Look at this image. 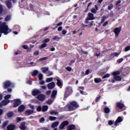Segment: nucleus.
I'll return each instance as SVG.
<instances>
[{
  "label": "nucleus",
  "mask_w": 130,
  "mask_h": 130,
  "mask_svg": "<svg viewBox=\"0 0 130 130\" xmlns=\"http://www.w3.org/2000/svg\"><path fill=\"white\" fill-rule=\"evenodd\" d=\"M67 30H66V29H63L62 31V34H63V35H66L67 34Z\"/></svg>",
  "instance_id": "51"
},
{
  "label": "nucleus",
  "mask_w": 130,
  "mask_h": 130,
  "mask_svg": "<svg viewBox=\"0 0 130 130\" xmlns=\"http://www.w3.org/2000/svg\"><path fill=\"white\" fill-rule=\"evenodd\" d=\"M90 74V70H87L85 72V75H89Z\"/></svg>",
  "instance_id": "57"
},
{
  "label": "nucleus",
  "mask_w": 130,
  "mask_h": 130,
  "mask_svg": "<svg viewBox=\"0 0 130 130\" xmlns=\"http://www.w3.org/2000/svg\"><path fill=\"white\" fill-rule=\"evenodd\" d=\"M109 112H110V109H109V108H105V113H109Z\"/></svg>",
  "instance_id": "32"
},
{
  "label": "nucleus",
  "mask_w": 130,
  "mask_h": 130,
  "mask_svg": "<svg viewBox=\"0 0 130 130\" xmlns=\"http://www.w3.org/2000/svg\"><path fill=\"white\" fill-rule=\"evenodd\" d=\"M112 56H113V55H114V56H118V55H119V53H114L111 54V55Z\"/></svg>",
  "instance_id": "42"
},
{
  "label": "nucleus",
  "mask_w": 130,
  "mask_h": 130,
  "mask_svg": "<svg viewBox=\"0 0 130 130\" xmlns=\"http://www.w3.org/2000/svg\"><path fill=\"white\" fill-rule=\"evenodd\" d=\"M94 82L95 83H100V82H101V79L99 78H95L94 79Z\"/></svg>",
  "instance_id": "36"
},
{
  "label": "nucleus",
  "mask_w": 130,
  "mask_h": 130,
  "mask_svg": "<svg viewBox=\"0 0 130 130\" xmlns=\"http://www.w3.org/2000/svg\"><path fill=\"white\" fill-rule=\"evenodd\" d=\"M21 118L18 117L17 118V122H19L21 121Z\"/></svg>",
  "instance_id": "63"
},
{
  "label": "nucleus",
  "mask_w": 130,
  "mask_h": 130,
  "mask_svg": "<svg viewBox=\"0 0 130 130\" xmlns=\"http://www.w3.org/2000/svg\"><path fill=\"white\" fill-rule=\"evenodd\" d=\"M54 87H55V83L54 82L50 83L48 85V88L50 89H53Z\"/></svg>",
  "instance_id": "14"
},
{
  "label": "nucleus",
  "mask_w": 130,
  "mask_h": 130,
  "mask_svg": "<svg viewBox=\"0 0 130 130\" xmlns=\"http://www.w3.org/2000/svg\"><path fill=\"white\" fill-rule=\"evenodd\" d=\"M78 107L79 106L76 102H72L67 105L64 108V110H66V111H73V110L76 109V107Z\"/></svg>",
  "instance_id": "2"
},
{
  "label": "nucleus",
  "mask_w": 130,
  "mask_h": 130,
  "mask_svg": "<svg viewBox=\"0 0 130 130\" xmlns=\"http://www.w3.org/2000/svg\"><path fill=\"white\" fill-rule=\"evenodd\" d=\"M38 77L39 80L41 81V80H42V78H43V75L42 74H40Z\"/></svg>",
  "instance_id": "39"
},
{
  "label": "nucleus",
  "mask_w": 130,
  "mask_h": 130,
  "mask_svg": "<svg viewBox=\"0 0 130 130\" xmlns=\"http://www.w3.org/2000/svg\"><path fill=\"white\" fill-rule=\"evenodd\" d=\"M48 110V106H43L42 107V111L43 112H44L45 111H47Z\"/></svg>",
  "instance_id": "27"
},
{
  "label": "nucleus",
  "mask_w": 130,
  "mask_h": 130,
  "mask_svg": "<svg viewBox=\"0 0 130 130\" xmlns=\"http://www.w3.org/2000/svg\"><path fill=\"white\" fill-rule=\"evenodd\" d=\"M7 130H15L16 129V125H9L7 127Z\"/></svg>",
  "instance_id": "13"
},
{
  "label": "nucleus",
  "mask_w": 130,
  "mask_h": 130,
  "mask_svg": "<svg viewBox=\"0 0 130 130\" xmlns=\"http://www.w3.org/2000/svg\"><path fill=\"white\" fill-rule=\"evenodd\" d=\"M121 31V28L120 27H116L114 29L113 32L115 33L116 37H118V35H119V33H120Z\"/></svg>",
  "instance_id": "8"
},
{
  "label": "nucleus",
  "mask_w": 130,
  "mask_h": 130,
  "mask_svg": "<svg viewBox=\"0 0 130 130\" xmlns=\"http://www.w3.org/2000/svg\"><path fill=\"white\" fill-rule=\"evenodd\" d=\"M108 10H112V9H113V5L111 4L108 6Z\"/></svg>",
  "instance_id": "40"
},
{
  "label": "nucleus",
  "mask_w": 130,
  "mask_h": 130,
  "mask_svg": "<svg viewBox=\"0 0 130 130\" xmlns=\"http://www.w3.org/2000/svg\"><path fill=\"white\" fill-rule=\"evenodd\" d=\"M21 104V100L17 99L14 100V104L13 105L14 107H17Z\"/></svg>",
  "instance_id": "11"
},
{
  "label": "nucleus",
  "mask_w": 130,
  "mask_h": 130,
  "mask_svg": "<svg viewBox=\"0 0 130 130\" xmlns=\"http://www.w3.org/2000/svg\"><path fill=\"white\" fill-rule=\"evenodd\" d=\"M10 20H11V17L10 16H8L5 18V20L7 21H10Z\"/></svg>",
  "instance_id": "44"
},
{
  "label": "nucleus",
  "mask_w": 130,
  "mask_h": 130,
  "mask_svg": "<svg viewBox=\"0 0 130 130\" xmlns=\"http://www.w3.org/2000/svg\"><path fill=\"white\" fill-rule=\"evenodd\" d=\"M33 113H34V110H27L25 111L26 115H30V114H33Z\"/></svg>",
  "instance_id": "19"
},
{
  "label": "nucleus",
  "mask_w": 130,
  "mask_h": 130,
  "mask_svg": "<svg viewBox=\"0 0 130 130\" xmlns=\"http://www.w3.org/2000/svg\"><path fill=\"white\" fill-rule=\"evenodd\" d=\"M45 119L44 117H42L40 119V122H44Z\"/></svg>",
  "instance_id": "47"
},
{
  "label": "nucleus",
  "mask_w": 130,
  "mask_h": 130,
  "mask_svg": "<svg viewBox=\"0 0 130 130\" xmlns=\"http://www.w3.org/2000/svg\"><path fill=\"white\" fill-rule=\"evenodd\" d=\"M53 102V101H52V100H49L47 101V103L48 104H51V103H52Z\"/></svg>",
  "instance_id": "45"
},
{
  "label": "nucleus",
  "mask_w": 130,
  "mask_h": 130,
  "mask_svg": "<svg viewBox=\"0 0 130 130\" xmlns=\"http://www.w3.org/2000/svg\"><path fill=\"white\" fill-rule=\"evenodd\" d=\"M9 32H12V30L9 29L5 22L0 21V33H4L5 35H7Z\"/></svg>",
  "instance_id": "1"
},
{
  "label": "nucleus",
  "mask_w": 130,
  "mask_h": 130,
  "mask_svg": "<svg viewBox=\"0 0 130 130\" xmlns=\"http://www.w3.org/2000/svg\"><path fill=\"white\" fill-rule=\"evenodd\" d=\"M61 30H62V27L60 26L58 28V29H57L58 31H61Z\"/></svg>",
  "instance_id": "59"
},
{
  "label": "nucleus",
  "mask_w": 130,
  "mask_h": 130,
  "mask_svg": "<svg viewBox=\"0 0 130 130\" xmlns=\"http://www.w3.org/2000/svg\"><path fill=\"white\" fill-rule=\"evenodd\" d=\"M13 115H14V113H13V112H10L7 113V116L8 117H12Z\"/></svg>",
  "instance_id": "30"
},
{
  "label": "nucleus",
  "mask_w": 130,
  "mask_h": 130,
  "mask_svg": "<svg viewBox=\"0 0 130 130\" xmlns=\"http://www.w3.org/2000/svg\"><path fill=\"white\" fill-rule=\"evenodd\" d=\"M56 79L57 80V85L58 87H61L62 86V81H61V80L58 78V77H56Z\"/></svg>",
  "instance_id": "12"
},
{
  "label": "nucleus",
  "mask_w": 130,
  "mask_h": 130,
  "mask_svg": "<svg viewBox=\"0 0 130 130\" xmlns=\"http://www.w3.org/2000/svg\"><path fill=\"white\" fill-rule=\"evenodd\" d=\"M69 121H63L59 126V129H63L66 125H69Z\"/></svg>",
  "instance_id": "9"
},
{
  "label": "nucleus",
  "mask_w": 130,
  "mask_h": 130,
  "mask_svg": "<svg viewBox=\"0 0 130 130\" xmlns=\"http://www.w3.org/2000/svg\"><path fill=\"white\" fill-rule=\"evenodd\" d=\"M109 77H110V74H107L103 76V79H106V78H109Z\"/></svg>",
  "instance_id": "38"
},
{
  "label": "nucleus",
  "mask_w": 130,
  "mask_h": 130,
  "mask_svg": "<svg viewBox=\"0 0 130 130\" xmlns=\"http://www.w3.org/2000/svg\"><path fill=\"white\" fill-rule=\"evenodd\" d=\"M32 94L33 96H36L37 95H38V94H40V91L38 89H34L32 91Z\"/></svg>",
  "instance_id": "16"
},
{
  "label": "nucleus",
  "mask_w": 130,
  "mask_h": 130,
  "mask_svg": "<svg viewBox=\"0 0 130 130\" xmlns=\"http://www.w3.org/2000/svg\"><path fill=\"white\" fill-rule=\"evenodd\" d=\"M22 47L24 49H28V48H29V46H28V45H24Z\"/></svg>",
  "instance_id": "54"
},
{
  "label": "nucleus",
  "mask_w": 130,
  "mask_h": 130,
  "mask_svg": "<svg viewBox=\"0 0 130 130\" xmlns=\"http://www.w3.org/2000/svg\"><path fill=\"white\" fill-rule=\"evenodd\" d=\"M123 59L120 58L117 60V62H118V63H120V62H122V61H123Z\"/></svg>",
  "instance_id": "49"
},
{
  "label": "nucleus",
  "mask_w": 130,
  "mask_h": 130,
  "mask_svg": "<svg viewBox=\"0 0 130 130\" xmlns=\"http://www.w3.org/2000/svg\"><path fill=\"white\" fill-rule=\"evenodd\" d=\"M119 74H120V72L119 71H117L113 73V78L115 81H121V77L118 76Z\"/></svg>",
  "instance_id": "6"
},
{
  "label": "nucleus",
  "mask_w": 130,
  "mask_h": 130,
  "mask_svg": "<svg viewBox=\"0 0 130 130\" xmlns=\"http://www.w3.org/2000/svg\"><path fill=\"white\" fill-rule=\"evenodd\" d=\"M47 45L46 43H44L41 46V48H44V47H46Z\"/></svg>",
  "instance_id": "43"
},
{
  "label": "nucleus",
  "mask_w": 130,
  "mask_h": 130,
  "mask_svg": "<svg viewBox=\"0 0 130 130\" xmlns=\"http://www.w3.org/2000/svg\"><path fill=\"white\" fill-rule=\"evenodd\" d=\"M107 24H108V21H106L103 25V26L104 27H105V26H106V25H107Z\"/></svg>",
  "instance_id": "60"
},
{
  "label": "nucleus",
  "mask_w": 130,
  "mask_h": 130,
  "mask_svg": "<svg viewBox=\"0 0 130 130\" xmlns=\"http://www.w3.org/2000/svg\"><path fill=\"white\" fill-rule=\"evenodd\" d=\"M121 121H122V118H121L120 117H118L115 123V126L117 125V123H119V122H121Z\"/></svg>",
  "instance_id": "21"
},
{
  "label": "nucleus",
  "mask_w": 130,
  "mask_h": 130,
  "mask_svg": "<svg viewBox=\"0 0 130 130\" xmlns=\"http://www.w3.org/2000/svg\"><path fill=\"white\" fill-rule=\"evenodd\" d=\"M6 4L8 9H11L12 8V1L11 0L7 1Z\"/></svg>",
  "instance_id": "15"
},
{
  "label": "nucleus",
  "mask_w": 130,
  "mask_h": 130,
  "mask_svg": "<svg viewBox=\"0 0 130 130\" xmlns=\"http://www.w3.org/2000/svg\"><path fill=\"white\" fill-rule=\"evenodd\" d=\"M58 124H59V122L56 121L52 123L51 127L52 128H55V127H57L58 126Z\"/></svg>",
  "instance_id": "18"
},
{
  "label": "nucleus",
  "mask_w": 130,
  "mask_h": 130,
  "mask_svg": "<svg viewBox=\"0 0 130 130\" xmlns=\"http://www.w3.org/2000/svg\"><path fill=\"white\" fill-rule=\"evenodd\" d=\"M12 97L11 94H7L5 96V100L3 101L1 103H0V108H2L3 106H6L10 103V100L8 99H10Z\"/></svg>",
  "instance_id": "4"
},
{
  "label": "nucleus",
  "mask_w": 130,
  "mask_h": 130,
  "mask_svg": "<svg viewBox=\"0 0 130 130\" xmlns=\"http://www.w3.org/2000/svg\"><path fill=\"white\" fill-rule=\"evenodd\" d=\"M25 106L22 105L18 108V111H19V112H23V111L25 110Z\"/></svg>",
  "instance_id": "20"
},
{
  "label": "nucleus",
  "mask_w": 130,
  "mask_h": 130,
  "mask_svg": "<svg viewBox=\"0 0 130 130\" xmlns=\"http://www.w3.org/2000/svg\"><path fill=\"white\" fill-rule=\"evenodd\" d=\"M53 80V78H47L46 80V83H49V82H52Z\"/></svg>",
  "instance_id": "34"
},
{
  "label": "nucleus",
  "mask_w": 130,
  "mask_h": 130,
  "mask_svg": "<svg viewBox=\"0 0 130 130\" xmlns=\"http://www.w3.org/2000/svg\"><path fill=\"white\" fill-rule=\"evenodd\" d=\"M56 94H57V91L53 90L52 93V95H51L52 98H54V97H55V96H56Z\"/></svg>",
  "instance_id": "26"
},
{
  "label": "nucleus",
  "mask_w": 130,
  "mask_h": 130,
  "mask_svg": "<svg viewBox=\"0 0 130 130\" xmlns=\"http://www.w3.org/2000/svg\"><path fill=\"white\" fill-rule=\"evenodd\" d=\"M42 110V108H41V106L38 107V108H37L38 111H41Z\"/></svg>",
  "instance_id": "55"
},
{
  "label": "nucleus",
  "mask_w": 130,
  "mask_h": 130,
  "mask_svg": "<svg viewBox=\"0 0 130 130\" xmlns=\"http://www.w3.org/2000/svg\"><path fill=\"white\" fill-rule=\"evenodd\" d=\"M50 114H51V115H53L54 114H55V115H56V114H58V112H57L54 110H52L50 112Z\"/></svg>",
  "instance_id": "29"
},
{
  "label": "nucleus",
  "mask_w": 130,
  "mask_h": 130,
  "mask_svg": "<svg viewBox=\"0 0 130 130\" xmlns=\"http://www.w3.org/2000/svg\"><path fill=\"white\" fill-rule=\"evenodd\" d=\"M50 41V39L49 38H47V39L44 40L42 42V43H47L49 42Z\"/></svg>",
  "instance_id": "31"
},
{
  "label": "nucleus",
  "mask_w": 130,
  "mask_h": 130,
  "mask_svg": "<svg viewBox=\"0 0 130 130\" xmlns=\"http://www.w3.org/2000/svg\"><path fill=\"white\" fill-rule=\"evenodd\" d=\"M46 59H47V57H45L42 58L40 59V61H41L42 60H46Z\"/></svg>",
  "instance_id": "50"
},
{
  "label": "nucleus",
  "mask_w": 130,
  "mask_h": 130,
  "mask_svg": "<svg viewBox=\"0 0 130 130\" xmlns=\"http://www.w3.org/2000/svg\"><path fill=\"white\" fill-rule=\"evenodd\" d=\"M120 3H121V1L118 0V1L117 2V3H116V6L117 7L119 6V4H120Z\"/></svg>",
  "instance_id": "48"
},
{
  "label": "nucleus",
  "mask_w": 130,
  "mask_h": 130,
  "mask_svg": "<svg viewBox=\"0 0 130 130\" xmlns=\"http://www.w3.org/2000/svg\"><path fill=\"white\" fill-rule=\"evenodd\" d=\"M38 74V71L37 70H34L32 73V77H35V76H37Z\"/></svg>",
  "instance_id": "28"
},
{
  "label": "nucleus",
  "mask_w": 130,
  "mask_h": 130,
  "mask_svg": "<svg viewBox=\"0 0 130 130\" xmlns=\"http://www.w3.org/2000/svg\"><path fill=\"white\" fill-rule=\"evenodd\" d=\"M37 99H38V100L39 101L43 102L44 100H45V95L42 94H39L37 96Z\"/></svg>",
  "instance_id": "10"
},
{
  "label": "nucleus",
  "mask_w": 130,
  "mask_h": 130,
  "mask_svg": "<svg viewBox=\"0 0 130 130\" xmlns=\"http://www.w3.org/2000/svg\"><path fill=\"white\" fill-rule=\"evenodd\" d=\"M73 93V89L72 87L70 86H68L66 88V91H65V93H64V97L65 98H67V97H69L71 94Z\"/></svg>",
  "instance_id": "5"
},
{
  "label": "nucleus",
  "mask_w": 130,
  "mask_h": 130,
  "mask_svg": "<svg viewBox=\"0 0 130 130\" xmlns=\"http://www.w3.org/2000/svg\"><path fill=\"white\" fill-rule=\"evenodd\" d=\"M20 129L22 130L26 129V126L25 125V122L21 123L20 125Z\"/></svg>",
  "instance_id": "24"
},
{
  "label": "nucleus",
  "mask_w": 130,
  "mask_h": 130,
  "mask_svg": "<svg viewBox=\"0 0 130 130\" xmlns=\"http://www.w3.org/2000/svg\"><path fill=\"white\" fill-rule=\"evenodd\" d=\"M49 69V68H48V67H43L41 68V70L42 71L43 73H46Z\"/></svg>",
  "instance_id": "25"
},
{
  "label": "nucleus",
  "mask_w": 130,
  "mask_h": 130,
  "mask_svg": "<svg viewBox=\"0 0 130 130\" xmlns=\"http://www.w3.org/2000/svg\"><path fill=\"white\" fill-rule=\"evenodd\" d=\"M66 70H67V71L69 72H71V71H72V68L70 67H68L66 68Z\"/></svg>",
  "instance_id": "52"
},
{
  "label": "nucleus",
  "mask_w": 130,
  "mask_h": 130,
  "mask_svg": "<svg viewBox=\"0 0 130 130\" xmlns=\"http://www.w3.org/2000/svg\"><path fill=\"white\" fill-rule=\"evenodd\" d=\"M9 124V121H5L3 124V127H6Z\"/></svg>",
  "instance_id": "33"
},
{
  "label": "nucleus",
  "mask_w": 130,
  "mask_h": 130,
  "mask_svg": "<svg viewBox=\"0 0 130 130\" xmlns=\"http://www.w3.org/2000/svg\"><path fill=\"white\" fill-rule=\"evenodd\" d=\"M94 19L95 17H94V14H93V13H89L87 17L85 19V24H88L90 27H91V26L93 25V21H92V20H94Z\"/></svg>",
  "instance_id": "3"
},
{
  "label": "nucleus",
  "mask_w": 130,
  "mask_h": 130,
  "mask_svg": "<svg viewBox=\"0 0 130 130\" xmlns=\"http://www.w3.org/2000/svg\"><path fill=\"white\" fill-rule=\"evenodd\" d=\"M38 54H39V51H36L34 53V55H38Z\"/></svg>",
  "instance_id": "53"
},
{
  "label": "nucleus",
  "mask_w": 130,
  "mask_h": 130,
  "mask_svg": "<svg viewBox=\"0 0 130 130\" xmlns=\"http://www.w3.org/2000/svg\"><path fill=\"white\" fill-rule=\"evenodd\" d=\"M117 107L119 108V109H122L124 107V105H123V104L121 103V102L117 103Z\"/></svg>",
  "instance_id": "17"
},
{
  "label": "nucleus",
  "mask_w": 130,
  "mask_h": 130,
  "mask_svg": "<svg viewBox=\"0 0 130 130\" xmlns=\"http://www.w3.org/2000/svg\"><path fill=\"white\" fill-rule=\"evenodd\" d=\"M99 100H100V96L98 97V98L95 99V102H98V101H99Z\"/></svg>",
  "instance_id": "62"
},
{
  "label": "nucleus",
  "mask_w": 130,
  "mask_h": 130,
  "mask_svg": "<svg viewBox=\"0 0 130 130\" xmlns=\"http://www.w3.org/2000/svg\"><path fill=\"white\" fill-rule=\"evenodd\" d=\"M113 123V122H112V121L110 120L108 122V124H109V125H112V124Z\"/></svg>",
  "instance_id": "61"
},
{
  "label": "nucleus",
  "mask_w": 130,
  "mask_h": 130,
  "mask_svg": "<svg viewBox=\"0 0 130 130\" xmlns=\"http://www.w3.org/2000/svg\"><path fill=\"white\" fill-rule=\"evenodd\" d=\"M59 39H60V38L58 37L57 36L53 38V40H57V41H58Z\"/></svg>",
  "instance_id": "35"
},
{
  "label": "nucleus",
  "mask_w": 130,
  "mask_h": 130,
  "mask_svg": "<svg viewBox=\"0 0 130 130\" xmlns=\"http://www.w3.org/2000/svg\"><path fill=\"white\" fill-rule=\"evenodd\" d=\"M91 13H93V14H96V13H97V10L93 8L92 9H91Z\"/></svg>",
  "instance_id": "41"
},
{
  "label": "nucleus",
  "mask_w": 130,
  "mask_h": 130,
  "mask_svg": "<svg viewBox=\"0 0 130 130\" xmlns=\"http://www.w3.org/2000/svg\"><path fill=\"white\" fill-rule=\"evenodd\" d=\"M49 119L50 120H56V117H52V116H50L49 117Z\"/></svg>",
  "instance_id": "37"
},
{
  "label": "nucleus",
  "mask_w": 130,
  "mask_h": 130,
  "mask_svg": "<svg viewBox=\"0 0 130 130\" xmlns=\"http://www.w3.org/2000/svg\"><path fill=\"white\" fill-rule=\"evenodd\" d=\"M75 126L74 124L70 125L68 126L67 130H73L75 129Z\"/></svg>",
  "instance_id": "23"
},
{
  "label": "nucleus",
  "mask_w": 130,
  "mask_h": 130,
  "mask_svg": "<svg viewBox=\"0 0 130 130\" xmlns=\"http://www.w3.org/2000/svg\"><path fill=\"white\" fill-rule=\"evenodd\" d=\"M28 105H29V107L30 108H31V109H32V110H34V105H32L31 104H29Z\"/></svg>",
  "instance_id": "56"
},
{
  "label": "nucleus",
  "mask_w": 130,
  "mask_h": 130,
  "mask_svg": "<svg viewBox=\"0 0 130 130\" xmlns=\"http://www.w3.org/2000/svg\"><path fill=\"white\" fill-rule=\"evenodd\" d=\"M129 50H130V46H128L125 48V51H128Z\"/></svg>",
  "instance_id": "46"
},
{
  "label": "nucleus",
  "mask_w": 130,
  "mask_h": 130,
  "mask_svg": "<svg viewBox=\"0 0 130 130\" xmlns=\"http://www.w3.org/2000/svg\"><path fill=\"white\" fill-rule=\"evenodd\" d=\"M107 19H108V17L104 15L102 17V19L101 21V24H102L103 23H104V22H105L106 20H107Z\"/></svg>",
  "instance_id": "22"
},
{
  "label": "nucleus",
  "mask_w": 130,
  "mask_h": 130,
  "mask_svg": "<svg viewBox=\"0 0 130 130\" xmlns=\"http://www.w3.org/2000/svg\"><path fill=\"white\" fill-rule=\"evenodd\" d=\"M9 87H14V85L9 81H7L4 84V89H7Z\"/></svg>",
  "instance_id": "7"
},
{
  "label": "nucleus",
  "mask_w": 130,
  "mask_h": 130,
  "mask_svg": "<svg viewBox=\"0 0 130 130\" xmlns=\"http://www.w3.org/2000/svg\"><path fill=\"white\" fill-rule=\"evenodd\" d=\"M2 13H3V6L0 5V14H2Z\"/></svg>",
  "instance_id": "58"
},
{
  "label": "nucleus",
  "mask_w": 130,
  "mask_h": 130,
  "mask_svg": "<svg viewBox=\"0 0 130 130\" xmlns=\"http://www.w3.org/2000/svg\"><path fill=\"white\" fill-rule=\"evenodd\" d=\"M62 24V22H60L57 24V26H61Z\"/></svg>",
  "instance_id": "64"
}]
</instances>
